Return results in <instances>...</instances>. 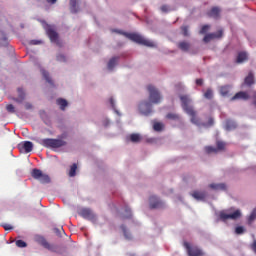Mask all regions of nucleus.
<instances>
[{
	"label": "nucleus",
	"mask_w": 256,
	"mask_h": 256,
	"mask_svg": "<svg viewBox=\"0 0 256 256\" xmlns=\"http://www.w3.org/2000/svg\"><path fill=\"white\" fill-rule=\"evenodd\" d=\"M221 13V9L219 7H213L207 13L208 17H212L213 19H219V14Z\"/></svg>",
	"instance_id": "obj_17"
},
{
	"label": "nucleus",
	"mask_w": 256,
	"mask_h": 256,
	"mask_svg": "<svg viewBox=\"0 0 256 256\" xmlns=\"http://www.w3.org/2000/svg\"><path fill=\"white\" fill-rule=\"evenodd\" d=\"M6 111H8V113H15V106H13V104H8L6 106Z\"/></svg>",
	"instance_id": "obj_42"
},
{
	"label": "nucleus",
	"mask_w": 256,
	"mask_h": 256,
	"mask_svg": "<svg viewBox=\"0 0 256 256\" xmlns=\"http://www.w3.org/2000/svg\"><path fill=\"white\" fill-rule=\"evenodd\" d=\"M166 117L167 119H172V121H177V119H179V115L175 113H168Z\"/></svg>",
	"instance_id": "obj_40"
},
{
	"label": "nucleus",
	"mask_w": 256,
	"mask_h": 256,
	"mask_svg": "<svg viewBox=\"0 0 256 256\" xmlns=\"http://www.w3.org/2000/svg\"><path fill=\"white\" fill-rule=\"evenodd\" d=\"M223 37V29L218 30L214 33L206 34L203 38L204 43H209L213 39H221Z\"/></svg>",
	"instance_id": "obj_13"
},
{
	"label": "nucleus",
	"mask_w": 256,
	"mask_h": 256,
	"mask_svg": "<svg viewBox=\"0 0 256 256\" xmlns=\"http://www.w3.org/2000/svg\"><path fill=\"white\" fill-rule=\"evenodd\" d=\"M5 231H11L13 229V226H11V224H5L3 225Z\"/></svg>",
	"instance_id": "obj_47"
},
{
	"label": "nucleus",
	"mask_w": 256,
	"mask_h": 256,
	"mask_svg": "<svg viewBox=\"0 0 256 256\" xmlns=\"http://www.w3.org/2000/svg\"><path fill=\"white\" fill-rule=\"evenodd\" d=\"M154 131H163V123L161 122H156L153 125Z\"/></svg>",
	"instance_id": "obj_36"
},
{
	"label": "nucleus",
	"mask_w": 256,
	"mask_h": 256,
	"mask_svg": "<svg viewBox=\"0 0 256 256\" xmlns=\"http://www.w3.org/2000/svg\"><path fill=\"white\" fill-rule=\"evenodd\" d=\"M33 45H39V41L33 40Z\"/></svg>",
	"instance_id": "obj_52"
},
{
	"label": "nucleus",
	"mask_w": 256,
	"mask_h": 256,
	"mask_svg": "<svg viewBox=\"0 0 256 256\" xmlns=\"http://www.w3.org/2000/svg\"><path fill=\"white\" fill-rule=\"evenodd\" d=\"M54 233L55 235H57V237H61V233H65V231L63 230V228H54Z\"/></svg>",
	"instance_id": "obj_43"
},
{
	"label": "nucleus",
	"mask_w": 256,
	"mask_h": 256,
	"mask_svg": "<svg viewBox=\"0 0 256 256\" xmlns=\"http://www.w3.org/2000/svg\"><path fill=\"white\" fill-rule=\"evenodd\" d=\"M46 33L52 43H56L58 47H61L62 43L59 41V34L51 26L46 29Z\"/></svg>",
	"instance_id": "obj_9"
},
{
	"label": "nucleus",
	"mask_w": 256,
	"mask_h": 256,
	"mask_svg": "<svg viewBox=\"0 0 256 256\" xmlns=\"http://www.w3.org/2000/svg\"><path fill=\"white\" fill-rule=\"evenodd\" d=\"M121 229L123 231L125 239H127L128 241H131V239H133V236L127 231V227L125 225H122Z\"/></svg>",
	"instance_id": "obj_32"
},
{
	"label": "nucleus",
	"mask_w": 256,
	"mask_h": 256,
	"mask_svg": "<svg viewBox=\"0 0 256 256\" xmlns=\"http://www.w3.org/2000/svg\"><path fill=\"white\" fill-rule=\"evenodd\" d=\"M248 56L245 52H239L237 59H236V63H244V61H247Z\"/></svg>",
	"instance_id": "obj_28"
},
{
	"label": "nucleus",
	"mask_w": 256,
	"mask_h": 256,
	"mask_svg": "<svg viewBox=\"0 0 256 256\" xmlns=\"http://www.w3.org/2000/svg\"><path fill=\"white\" fill-rule=\"evenodd\" d=\"M196 85H199V86H201V85H203V79H196Z\"/></svg>",
	"instance_id": "obj_50"
},
{
	"label": "nucleus",
	"mask_w": 256,
	"mask_h": 256,
	"mask_svg": "<svg viewBox=\"0 0 256 256\" xmlns=\"http://www.w3.org/2000/svg\"><path fill=\"white\" fill-rule=\"evenodd\" d=\"M178 48H180L181 51L187 52L191 49V44L189 42L182 41L178 43Z\"/></svg>",
	"instance_id": "obj_22"
},
{
	"label": "nucleus",
	"mask_w": 256,
	"mask_h": 256,
	"mask_svg": "<svg viewBox=\"0 0 256 256\" xmlns=\"http://www.w3.org/2000/svg\"><path fill=\"white\" fill-rule=\"evenodd\" d=\"M24 108L29 111V109H33V104L31 102H25L24 103Z\"/></svg>",
	"instance_id": "obj_45"
},
{
	"label": "nucleus",
	"mask_w": 256,
	"mask_h": 256,
	"mask_svg": "<svg viewBox=\"0 0 256 256\" xmlns=\"http://www.w3.org/2000/svg\"><path fill=\"white\" fill-rule=\"evenodd\" d=\"M204 97L205 99H213V90H211V88H208L204 93Z\"/></svg>",
	"instance_id": "obj_35"
},
{
	"label": "nucleus",
	"mask_w": 256,
	"mask_h": 256,
	"mask_svg": "<svg viewBox=\"0 0 256 256\" xmlns=\"http://www.w3.org/2000/svg\"><path fill=\"white\" fill-rule=\"evenodd\" d=\"M67 137V134H62L58 139L47 138L43 140L44 147H48V149H59L61 147H65L67 145V141L63 140Z\"/></svg>",
	"instance_id": "obj_2"
},
{
	"label": "nucleus",
	"mask_w": 256,
	"mask_h": 256,
	"mask_svg": "<svg viewBox=\"0 0 256 256\" xmlns=\"http://www.w3.org/2000/svg\"><path fill=\"white\" fill-rule=\"evenodd\" d=\"M150 209H163L165 207V203L159 200L156 196H151L149 199Z\"/></svg>",
	"instance_id": "obj_14"
},
{
	"label": "nucleus",
	"mask_w": 256,
	"mask_h": 256,
	"mask_svg": "<svg viewBox=\"0 0 256 256\" xmlns=\"http://www.w3.org/2000/svg\"><path fill=\"white\" fill-rule=\"evenodd\" d=\"M192 197L197 201H205V197H207V193L201 192V191H194L192 193Z\"/></svg>",
	"instance_id": "obj_18"
},
{
	"label": "nucleus",
	"mask_w": 256,
	"mask_h": 256,
	"mask_svg": "<svg viewBox=\"0 0 256 256\" xmlns=\"http://www.w3.org/2000/svg\"><path fill=\"white\" fill-rule=\"evenodd\" d=\"M231 91V86L226 85V86H222L220 88V93L223 97H227V95H229V92Z\"/></svg>",
	"instance_id": "obj_31"
},
{
	"label": "nucleus",
	"mask_w": 256,
	"mask_h": 256,
	"mask_svg": "<svg viewBox=\"0 0 256 256\" xmlns=\"http://www.w3.org/2000/svg\"><path fill=\"white\" fill-rule=\"evenodd\" d=\"M41 73H42V76H43V78L45 79V81H46L47 83H49V85H51L52 87H54L53 79H51V76L49 75V72H47L45 69H41Z\"/></svg>",
	"instance_id": "obj_21"
},
{
	"label": "nucleus",
	"mask_w": 256,
	"mask_h": 256,
	"mask_svg": "<svg viewBox=\"0 0 256 256\" xmlns=\"http://www.w3.org/2000/svg\"><path fill=\"white\" fill-rule=\"evenodd\" d=\"M80 217H83V219H87L88 221H97V216H95V213H93V210L89 208H82L78 212Z\"/></svg>",
	"instance_id": "obj_7"
},
{
	"label": "nucleus",
	"mask_w": 256,
	"mask_h": 256,
	"mask_svg": "<svg viewBox=\"0 0 256 256\" xmlns=\"http://www.w3.org/2000/svg\"><path fill=\"white\" fill-rule=\"evenodd\" d=\"M17 149L20 153L27 154L33 151V142L22 141L17 145Z\"/></svg>",
	"instance_id": "obj_8"
},
{
	"label": "nucleus",
	"mask_w": 256,
	"mask_h": 256,
	"mask_svg": "<svg viewBox=\"0 0 256 256\" xmlns=\"http://www.w3.org/2000/svg\"><path fill=\"white\" fill-rule=\"evenodd\" d=\"M148 93H149V101L150 103H153L154 105H159L161 103V94L159 93V90L155 88L153 85L147 86Z\"/></svg>",
	"instance_id": "obj_4"
},
{
	"label": "nucleus",
	"mask_w": 256,
	"mask_h": 256,
	"mask_svg": "<svg viewBox=\"0 0 256 256\" xmlns=\"http://www.w3.org/2000/svg\"><path fill=\"white\" fill-rule=\"evenodd\" d=\"M133 217V214L131 213V208L125 207L124 213L121 215V219H131Z\"/></svg>",
	"instance_id": "obj_26"
},
{
	"label": "nucleus",
	"mask_w": 256,
	"mask_h": 256,
	"mask_svg": "<svg viewBox=\"0 0 256 256\" xmlns=\"http://www.w3.org/2000/svg\"><path fill=\"white\" fill-rule=\"evenodd\" d=\"M242 99L243 101L249 100V94L247 92L240 91L232 97V101Z\"/></svg>",
	"instance_id": "obj_16"
},
{
	"label": "nucleus",
	"mask_w": 256,
	"mask_h": 256,
	"mask_svg": "<svg viewBox=\"0 0 256 256\" xmlns=\"http://www.w3.org/2000/svg\"><path fill=\"white\" fill-rule=\"evenodd\" d=\"M245 85L251 87L255 83V77L253 76V72H249L248 76H246L244 80Z\"/></svg>",
	"instance_id": "obj_20"
},
{
	"label": "nucleus",
	"mask_w": 256,
	"mask_h": 256,
	"mask_svg": "<svg viewBox=\"0 0 256 256\" xmlns=\"http://www.w3.org/2000/svg\"><path fill=\"white\" fill-rule=\"evenodd\" d=\"M219 217L221 221H228L231 219L232 221H236V219L241 218V210H235L232 213H227L225 211L220 212Z\"/></svg>",
	"instance_id": "obj_6"
},
{
	"label": "nucleus",
	"mask_w": 256,
	"mask_h": 256,
	"mask_svg": "<svg viewBox=\"0 0 256 256\" xmlns=\"http://www.w3.org/2000/svg\"><path fill=\"white\" fill-rule=\"evenodd\" d=\"M30 173H31V175H33V170L32 169H30Z\"/></svg>",
	"instance_id": "obj_53"
},
{
	"label": "nucleus",
	"mask_w": 256,
	"mask_h": 256,
	"mask_svg": "<svg viewBox=\"0 0 256 256\" xmlns=\"http://www.w3.org/2000/svg\"><path fill=\"white\" fill-rule=\"evenodd\" d=\"M117 61H119L118 57H113L112 59L109 60L108 62L109 71H113L115 65H117Z\"/></svg>",
	"instance_id": "obj_30"
},
{
	"label": "nucleus",
	"mask_w": 256,
	"mask_h": 256,
	"mask_svg": "<svg viewBox=\"0 0 256 256\" xmlns=\"http://www.w3.org/2000/svg\"><path fill=\"white\" fill-rule=\"evenodd\" d=\"M226 131H233V129H237V123L233 120H227L225 124Z\"/></svg>",
	"instance_id": "obj_23"
},
{
	"label": "nucleus",
	"mask_w": 256,
	"mask_h": 256,
	"mask_svg": "<svg viewBox=\"0 0 256 256\" xmlns=\"http://www.w3.org/2000/svg\"><path fill=\"white\" fill-rule=\"evenodd\" d=\"M210 189H214L215 191H225L227 189V186L223 183L220 184H210Z\"/></svg>",
	"instance_id": "obj_24"
},
{
	"label": "nucleus",
	"mask_w": 256,
	"mask_h": 256,
	"mask_svg": "<svg viewBox=\"0 0 256 256\" xmlns=\"http://www.w3.org/2000/svg\"><path fill=\"white\" fill-rule=\"evenodd\" d=\"M251 249L256 254V240H254L253 243L251 244Z\"/></svg>",
	"instance_id": "obj_48"
},
{
	"label": "nucleus",
	"mask_w": 256,
	"mask_h": 256,
	"mask_svg": "<svg viewBox=\"0 0 256 256\" xmlns=\"http://www.w3.org/2000/svg\"><path fill=\"white\" fill-rule=\"evenodd\" d=\"M71 13H79V6H77V0H70Z\"/></svg>",
	"instance_id": "obj_27"
},
{
	"label": "nucleus",
	"mask_w": 256,
	"mask_h": 256,
	"mask_svg": "<svg viewBox=\"0 0 256 256\" xmlns=\"http://www.w3.org/2000/svg\"><path fill=\"white\" fill-rule=\"evenodd\" d=\"M139 111L142 115H145L146 117L149 116V114L153 112V110L151 109V103L149 102L140 103Z\"/></svg>",
	"instance_id": "obj_15"
},
{
	"label": "nucleus",
	"mask_w": 256,
	"mask_h": 256,
	"mask_svg": "<svg viewBox=\"0 0 256 256\" xmlns=\"http://www.w3.org/2000/svg\"><path fill=\"white\" fill-rule=\"evenodd\" d=\"M184 247L189 256H203V251L196 246H191L188 242H184Z\"/></svg>",
	"instance_id": "obj_10"
},
{
	"label": "nucleus",
	"mask_w": 256,
	"mask_h": 256,
	"mask_svg": "<svg viewBox=\"0 0 256 256\" xmlns=\"http://www.w3.org/2000/svg\"><path fill=\"white\" fill-rule=\"evenodd\" d=\"M181 31L184 37H189V26H182Z\"/></svg>",
	"instance_id": "obj_37"
},
{
	"label": "nucleus",
	"mask_w": 256,
	"mask_h": 256,
	"mask_svg": "<svg viewBox=\"0 0 256 256\" xmlns=\"http://www.w3.org/2000/svg\"><path fill=\"white\" fill-rule=\"evenodd\" d=\"M34 241H36V243H38V245H41L42 247H44V249H48V251H53L55 249L53 247V245H51L47 241V239H45V237H43V236L36 235L34 237Z\"/></svg>",
	"instance_id": "obj_12"
},
{
	"label": "nucleus",
	"mask_w": 256,
	"mask_h": 256,
	"mask_svg": "<svg viewBox=\"0 0 256 256\" xmlns=\"http://www.w3.org/2000/svg\"><path fill=\"white\" fill-rule=\"evenodd\" d=\"M69 177H75V175H77V164H73L71 167H70V171H69Z\"/></svg>",
	"instance_id": "obj_33"
},
{
	"label": "nucleus",
	"mask_w": 256,
	"mask_h": 256,
	"mask_svg": "<svg viewBox=\"0 0 256 256\" xmlns=\"http://www.w3.org/2000/svg\"><path fill=\"white\" fill-rule=\"evenodd\" d=\"M129 139L131 143H140L141 142V135L137 133L130 134Z\"/></svg>",
	"instance_id": "obj_29"
},
{
	"label": "nucleus",
	"mask_w": 256,
	"mask_h": 256,
	"mask_svg": "<svg viewBox=\"0 0 256 256\" xmlns=\"http://www.w3.org/2000/svg\"><path fill=\"white\" fill-rule=\"evenodd\" d=\"M56 104L59 105L61 111H65V107H67V105H69V103L67 102V100L63 99V98H58L56 100Z\"/></svg>",
	"instance_id": "obj_25"
},
{
	"label": "nucleus",
	"mask_w": 256,
	"mask_h": 256,
	"mask_svg": "<svg viewBox=\"0 0 256 256\" xmlns=\"http://www.w3.org/2000/svg\"><path fill=\"white\" fill-rule=\"evenodd\" d=\"M209 29H211V26H210V25H207V24H206V25L202 26V28H201V30H200V34H201V35H205V33L209 31Z\"/></svg>",
	"instance_id": "obj_41"
},
{
	"label": "nucleus",
	"mask_w": 256,
	"mask_h": 256,
	"mask_svg": "<svg viewBox=\"0 0 256 256\" xmlns=\"http://www.w3.org/2000/svg\"><path fill=\"white\" fill-rule=\"evenodd\" d=\"M33 177L34 179H37L39 183H42V185L51 183V177H49L47 174H43V172L39 169H33Z\"/></svg>",
	"instance_id": "obj_5"
},
{
	"label": "nucleus",
	"mask_w": 256,
	"mask_h": 256,
	"mask_svg": "<svg viewBox=\"0 0 256 256\" xmlns=\"http://www.w3.org/2000/svg\"><path fill=\"white\" fill-rule=\"evenodd\" d=\"M46 3H49V5H55V3H57V0H46Z\"/></svg>",
	"instance_id": "obj_49"
},
{
	"label": "nucleus",
	"mask_w": 256,
	"mask_h": 256,
	"mask_svg": "<svg viewBox=\"0 0 256 256\" xmlns=\"http://www.w3.org/2000/svg\"><path fill=\"white\" fill-rule=\"evenodd\" d=\"M18 97L14 98V101L16 103H23V101H25V91H23V88H18Z\"/></svg>",
	"instance_id": "obj_19"
},
{
	"label": "nucleus",
	"mask_w": 256,
	"mask_h": 256,
	"mask_svg": "<svg viewBox=\"0 0 256 256\" xmlns=\"http://www.w3.org/2000/svg\"><path fill=\"white\" fill-rule=\"evenodd\" d=\"M160 10L162 11V13H169V6L162 5Z\"/></svg>",
	"instance_id": "obj_46"
},
{
	"label": "nucleus",
	"mask_w": 256,
	"mask_h": 256,
	"mask_svg": "<svg viewBox=\"0 0 256 256\" xmlns=\"http://www.w3.org/2000/svg\"><path fill=\"white\" fill-rule=\"evenodd\" d=\"M180 101L182 103V108L184 109L185 113L189 115L191 123L194 125H203V127H213L215 121L213 118H209L207 123H201V119L197 117V111L193 109V106L189 105L191 103V99L187 95L180 96Z\"/></svg>",
	"instance_id": "obj_1"
},
{
	"label": "nucleus",
	"mask_w": 256,
	"mask_h": 256,
	"mask_svg": "<svg viewBox=\"0 0 256 256\" xmlns=\"http://www.w3.org/2000/svg\"><path fill=\"white\" fill-rule=\"evenodd\" d=\"M256 219V208L251 212L249 218H248V223H253V221Z\"/></svg>",
	"instance_id": "obj_38"
},
{
	"label": "nucleus",
	"mask_w": 256,
	"mask_h": 256,
	"mask_svg": "<svg viewBox=\"0 0 256 256\" xmlns=\"http://www.w3.org/2000/svg\"><path fill=\"white\" fill-rule=\"evenodd\" d=\"M57 61H60V62H62V63H65V61H67V58L65 57V55L59 54V55L57 56Z\"/></svg>",
	"instance_id": "obj_44"
},
{
	"label": "nucleus",
	"mask_w": 256,
	"mask_h": 256,
	"mask_svg": "<svg viewBox=\"0 0 256 256\" xmlns=\"http://www.w3.org/2000/svg\"><path fill=\"white\" fill-rule=\"evenodd\" d=\"M205 151L208 154L211 153H219V151H225V142L222 141H217L216 142V147L213 146H206Z\"/></svg>",
	"instance_id": "obj_11"
},
{
	"label": "nucleus",
	"mask_w": 256,
	"mask_h": 256,
	"mask_svg": "<svg viewBox=\"0 0 256 256\" xmlns=\"http://www.w3.org/2000/svg\"><path fill=\"white\" fill-rule=\"evenodd\" d=\"M123 35L127 37V39H130V41H134V43H138V45H144L145 47H155L154 42L143 38V36L137 33H123Z\"/></svg>",
	"instance_id": "obj_3"
},
{
	"label": "nucleus",
	"mask_w": 256,
	"mask_h": 256,
	"mask_svg": "<svg viewBox=\"0 0 256 256\" xmlns=\"http://www.w3.org/2000/svg\"><path fill=\"white\" fill-rule=\"evenodd\" d=\"M110 104L112 109H115V100H113V98H110Z\"/></svg>",
	"instance_id": "obj_51"
},
{
	"label": "nucleus",
	"mask_w": 256,
	"mask_h": 256,
	"mask_svg": "<svg viewBox=\"0 0 256 256\" xmlns=\"http://www.w3.org/2000/svg\"><path fill=\"white\" fill-rule=\"evenodd\" d=\"M236 235H243L245 233V228L243 226H237L235 228Z\"/></svg>",
	"instance_id": "obj_39"
},
{
	"label": "nucleus",
	"mask_w": 256,
	"mask_h": 256,
	"mask_svg": "<svg viewBox=\"0 0 256 256\" xmlns=\"http://www.w3.org/2000/svg\"><path fill=\"white\" fill-rule=\"evenodd\" d=\"M15 244H16V247H19L20 249L27 247V242L23 240H16Z\"/></svg>",
	"instance_id": "obj_34"
}]
</instances>
